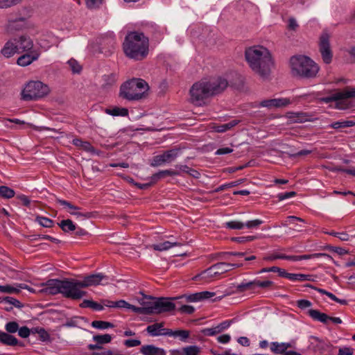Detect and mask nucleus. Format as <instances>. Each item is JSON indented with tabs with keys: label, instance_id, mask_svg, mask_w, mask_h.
I'll return each mask as SVG.
<instances>
[{
	"label": "nucleus",
	"instance_id": "f257e3e1",
	"mask_svg": "<svg viewBox=\"0 0 355 355\" xmlns=\"http://www.w3.org/2000/svg\"><path fill=\"white\" fill-rule=\"evenodd\" d=\"M227 85V80L221 77L209 81L202 80L190 89V101L196 105H202L207 98L223 91Z\"/></svg>",
	"mask_w": 355,
	"mask_h": 355
},
{
	"label": "nucleus",
	"instance_id": "f03ea898",
	"mask_svg": "<svg viewBox=\"0 0 355 355\" xmlns=\"http://www.w3.org/2000/svg\"><path fill=\"white\" fill-rule=\"evenodd\" d=\"M42 286L43 288L40 291L48 295L61 293L73 300L80 299L86 295V292L81 290L80 280L50 279Z\"/></svg>",
	"mask_w": 355,
	"mask_h": 355
},
{
	"label": "nucleus",
	"instance_id": "7ed1b4c3",
	"mask_svg": "<svg viewBox=\"0 0 355 355\" xmlns=\"http://www.w3.org/2000/svg\"><path fill=\"white\" fill-rule=\"evenodd\" d=\"M124 53L127 57L135 60L146 58L149 51V40L144 33L130 32L125 37L123 43Z\"/></svg>",
	"mask_w": 355,
	"mask_h": 355
},
{
	"label": "nucleus",
	"instance_id": "20e7f679",
	"mask_svg": "<svg viewBox=\"0 0 355 355\" xmlns=\"http://www.w3.org/2000/svg\"><path fill=\"white\" fill-rule=\"evenodd\" d=\"M289 64L293 76L314 78L319 71L318 64L310 58L303 55L292 56L290 58Z\"/></svg>",
	"mask_w": 355,
	"mask_h": 355
},
{
	"label": "nucleus",
	"instance_id": "39448f33",
	"mask_svg": "<svg viewBox=\"0 0 355 355\" xmlns=\"http://www.w3.org/2000/svg\"><path fill=\"white\" fill-rule=\"evenodd\" d=\"M148 85L142 79H132L124 83L120 87L119 96L128 101L141 99L148 91Z\"/></svg>",
	"mask_w": 355,
	"mask_h": 355
},
{
	"label": "nucleus",
	"instance_id": "423d86ee",
	"mask_svg": "<svg viewBox=\"0 0 355 355\" xmlns=\"http://www.w3.org/2000/svg\"><path fill=\"white\" fill-rule=\"evenodd\" d=\"M265 51L263 46H254L247 49L245 53L246 61L251 69L263 78L266 76Z\"/></svg>",
	"mask_w": 355,
	"mask_h": 355
},
{
	"label": "nucleus",
	"instance_id": "0eeeda50",
	"mask_svg": "<svg viewBox=\"0 0 355 355\" xmlns=\"http://www.w3.org/2000/svg\"><path fill=\"white\" fill-rule=\"evenodd\" d=\"M50 92L49 86L39 80L27 83L21 93L24 101H34L43 98Z\"/></svg>",
	"mask_w": 355,
	"mask_h": 355
},
{
	"label": "nucleus",
	"instance_id": "6e6552de",
	"mask_svg": "<svg viewBox=\"0 0 355 355\" xmlns=\"http://www.w3.org/2000/svg\"><path fill=\"white\" fill-rule=\"evenodd\" d=\"M355 98V86L354 87H346L342 91H336L329 96L322 97L321 101L324 103L336 102V107L344 110L348 107L346 100Z\"/></svg>",
	"mask_w": 355,
	"mask_h": 355
},
{
	"label": "nucleus",
	"instance_id": "1a4fd4ad",
	"mask_svg": "<svg viewBox=\"0 0 355 355\" xmlns=\"http://www.w3.org/2000/svg\"><path fill=\"white\" fill-rule=\"evenodd\" d=\"M323 259L325 261L329 262L333 261V258L326 254V253H314V254H304V255H285V254H269L268 253V261L269 260H275L277 259H286L292 261H299L301 260H307V259Z\"/></svg>",
	"mask_w": 355,
	"mask_h": 355
},
{
	"label": "nucleus",
	"instance_id": "9d476101",
	"mask_svg": "<svg viewBox=\"0 0 355 355\" xmlns=\"http://www.w3.org/2000/svg\"><path fill=\"white\" fill-rule=\"evenodd\" d=\"M319 51L322 59L325 64H329L332 61L333 52L329 42V36L327 33H323L320 37Z\"/></svg>",
	"mask_w": 355,
	"mask_h": 355
},
{
	"label": "nucleus",
	"instance_id": "9b49d317",
	"mask_svg": "<svg viewBox=\"0 0 355 355\" xmlns=\"http://www.w3.org/2000/svg\"><path fill=\"white\" fill-rule=\"evenodd\" d=\"M178 150H169L165 151L162 154L155 156L152 159L150 165L154 167L162 166L166 163H170L173 162L178 157Z\"/></svg>",
	"mask_w": 355,
	"mask_h": 355
},
{
	"label": "nucleus",
	"instance_id": "f8f14e48",
	"mask_svg": "<svg viewBox=\"0 0 355 355\" xmlns=\"http://www.w3.org/2000/svg\"><path fill=\"white\" fill-rule=\"evenodd\" d=\"M107 277L101 273L92 274L86 276L83 280H80L81 286L83 288L98 286L100 284H104V282L107 283Z\"/></svg>",
	"mask_w": 355,
	"mask_h": 355
},
{
	"label": "nucleus",
	"instance_id": "ddd939ff",
	"mask_svg": "<svg viewBox=\"0 0 355 355\" xmlns=\"http://www.w3.org/2000/svg\"><path fill=\"white\" fill-rule=\"evenodd\" d=\"M266 282H260L254 280L251 282H242L241 283L234 286V293H240L245 291H252L259 287H265Z\"/></svg>",
	"mask_w": 355,
	"mask_h": 355
},
{
	"label": "nucleus",
	"instance_id": "4468645a",
	"mask_svg": "<svg viewBox=\"0 0 355 355\" xmlns=\"http://www.w3.org/2000/svg\"><path fill=\"white\" fill-rule=\"evenodd\" d=\"M175 309V304L166 298H158L155 300V304L150 311H155V313L171 311Z\"/></svg>",
	"mask_w": 355,
	"mask_h": 355
},
{
	"label": "nucleus",
	"instance_id": "2eb2a0df",
	"mask_svg": "<svg viewBox=\"0 0 355 355\" xmlns=\"http://www.w3.org/2000/svg\"><path fill=\"white\" fill-rule=\"evenodd\" d=\"M17 38L8 40L1 49V55L6 58H10L15 54L19 53L17 48Z\"/></svg>",
	"mask_w": 355,
	"mask_h": 355
},
{
	"label": "nucleus",
	"instance_id": "dca6fc26",
	"mask_svg": "<svg viewBox=\"0 0 355 355\" xmlns=\"http://www.w3.org/2000/svg\"><path fill=\"white\" fill-rule=\"evenodd\" d=\"M40 55L37 50H33L18 58L17 63L21 67H26L37 60Z\"/></svg>",
	"mask_w": 355,
	"mask_h": 355
},
{
	"label": "nucleus",
	"instance_id": "f3484780",
	"mask_svg": "<svg viewBox=\"0 0 355 355\" xmlns=\"http://www.w3.org/2000/svg\"><path fill=\"white\" fill-rule=\"evenodd\" d=\"M57 202L58 204H60V205L63 206L64 208H66L67 209V211L71 215H74V216H76L77 217H80V218H89L90 217V214L80 212L79 211V210L80 209V207L72 205L71 202H69L67 200L58 199L57 200Z\"/></svg>",
	"mask_w": 355,
	"mask_h": 355
},
{
	"label": "nucleus",
	"instance_id": "a211bd4d",
	"mask_svg": "<svg viewBox=\"0 0 355 355\" xmlns=\"http://www.w3.org/2000/svg\"><path fill=\"white\" fill-rule=\"evenodd\" d=\"M141 355H166V351L153 344L143 345L139 349Z\"/></svg>",
	"mask_w": 355,
	"mask_h": 355
},
{
	"label": "nucleus",
	"instance_id": "6ab92c4d",
	"mask_svg": "<svg viewBox=\"0 0 355 355\" xmlns=\"http://www.w3.org/2000/svg\"><path fill=\"white\" fill-rule=\"evenodd\" d=\"M21 289H26L32 293L35 292L33 288L24 284H16L14 285H0V292L3 293H18Z\"/></svg>",
	"mask_w": 355,
	"mask_h": 355
},
{
	"label": "nucleus",
	"instance_id": "aec40b11",
	"mask_svg": "<svg viewBox=\"0 0 355 355\" xmlns=\"http://www.w3.org/2000/svg\"><path fill=\"white\" fill-rule=\"evenodd\" d=\"M286 116L291 123H301L309 121L311 116L303 112H288L286 113Z\"/></svg>",
	"mask_w": 355,
	"mask_h": 355
},
{
	"label": "nucleus",
	"instance_id": "412c9836",
	"mask_svg": "<svg viewBox=\"0 0 355 355\" xmlns=\"http://www.w3.org/2000/svg\"><path fill=\"white\" fill-rule=\"evenodd\" d=\"M17 41L19 53L33 51V42L29 37L21 35L17 38Z\"/></svg>",
	"mask_w": 355,
	"mask_h": 355
},
{
	"label": "nucleus",
	"instance_id": "4be33fe9",
	"mask_svg": "<svg viewBox=\"0 0 355 355\" xmlns=\"http://www.w3.org/2000/svg\"><path fill=\"white\" fill-rule=\"evenodd\" d=\"M201 349L198 345H189L180 349H173L172 355H199Z\"/></svg>",
	"mask_w": 355,
	"mask_h": 355
},
{
	"label": "nucleus",
	"instance_id": "5701e85b",
	"mask_svg": "<svg viewBox=\"0 0 355 355\" xmlns=\"http://www.w3.org/2000/svg\"><path fill=\"white\" fill-rule=\"evenodd\" d=\"M163 323H155L146 327L147 333L151 336H167L168 329L163 328Z\"/></svg>",
	"mask_w": 355,
	"mask_h": 355
},
{
	"label": "nucleus",
	"instance_id": "b1692460",
	"mask_svg": "<svg viewBox=\"0 0 355 355\" xmlns=\"http://www.w3.org/2000/svg\"><path fill=\"white\" fill-rule=\"evenodd\" d=\"M218 275H221L227 271L232 270L235 268H239L243 266L242 263H225V262H220L213 265Z\"/></svg>",
	"mask_w": 355,
	"mask_h": 355
},
{
	"label": "nucleus",
	"instance_id": "393cba45",
	"mask_svg": "<svg viewBox=\"0 0 355 355\" xmlns=\"http://www.w3.org/2000/svg\"><path fill=\"white\" fill-rule=\"evenodd\" d=\"M309 315L314 320L319 321L324 324H327L329 322V316L324 313H321L316 309H309Z\"/></svg>",
	"mask_w": 355,
	"mask_h": 355
},
{
	"label": "nucleus",
	"instance_id": "a878e982",
	"mask_svg": "<svg viewBox=\"0 0 355 355\" xmlns=\"http://www.w3.org/2000/svg\"><path fill=\"white\" fill-rule=\"evenodd\" d=\"M181 243L177 241H166L158 244H153L150 248L157 251H166L168 250L173 247L180 246Z\"/></svg>",
	"mask_w": 355,
	"mask_h": 355
},
{
	"label": "nucleus",
	"instance_id": "bb28decb",
	"mask_svg": "<svg viewBox=\"0 0 355 355\" xmlns=\"http://www.w3.org/2000/svg\"><path fill=\"white\" fill-rule=\"evenodd\" d=\"M291 345L288 343L272 342L270 343V350L276 354H282L286 352L287 349L291 348Z\"/></svg>",
	"mask_w": 355,
	"mask_h": 355
},
{
	"label": "nucleus",
	"instance_id": "cd10ccee",
	"mask_svg": "<svg viewBox=\"0 0 355 355\" xmlns=\"http://www.w3.org/2000/svg\"><path fill=\"white\" fill-rule=\"evenodd\" d=\"M214 266H211L208 269L202 272L199 275L196 276L195 279H200L204 280L205 282H209L212 281L216 277L218 276L217 272L214 270Z\"/></svg>",
	"mask_w": 355,
	"mask_h": 355
},
{
	"label": "nucleus",
	"instance_id": "c85d7f7f",
	"mask_svg": "<svg viewBox=\"0 0 355 355\" xmlns=\"http://www.w3.org/2000/svg\"><path fill=\"white\" fill-rule=\"evenodd\" d=\"M105 112L112 116H126L128 115V110L127 108L117 106L107 108Z\"/></svg>",
	"mask_w": 355,
	"mask_h": 355
},
{
	"label": "nucleus",
	"instance_id": "c756f323",
	"mask_svg": "<svg viewBox=\"0 0 355 355\" xmlns=\"http://www.w3.org/2000/svg\"><path fill=\"white\" fill-rule=\"evenodd\" d=\"M167 336L173 337V338H179V339L182 342H187V339L190 336V331L188 330H182L178 329L175 331H173L171 329H168V332H166Z\"/></svg>",
	"mask_w": 355,
	"mask_h": 355
},
{
	"label": "nucleus",
	"instance_id": "7c9ffc66",
	"mask_svg": "<svg viewBox=\"0 0 355 355\" xmlns=\"http://www.w3.org/2000/svg\"><path fill=\"white\" fill-rule=\"evenodd\" d=\"M291 101L286 98H278L268 100V108L283 107L290 104Z\"/></svg>",
	"mask_w": 355,
	"mask_h": 355
},
{
	"label": "nucleus",
	"instance_id": "2f4dec72",
	"mask_svg": "<svg viewBox=\"0 0 355 355\" xmlns=\"http://www.w3.org/2000/svg\"><path fill=\"white\" fill-rule=\"evenodd\" d=\"M0 343L6 345L15 346L17 344L18 340L13 336L0 331Z\"/></svg>",
	"mask_w": 355,
	"mask_h": 355
},
{
	"label": "nucleus",
	"instance_id": "473e14b6",
	"mask_svg": "<svg viewBox=\"0 0 355 355\" xmlns=\"http://www.w3.org/2000/svg\"><path fill=\"white\" fill-rule=\"evenodd\" d=\"M72 144L74 146H76L85 151H87V152H93L94 151L93 147L92 146L90 143H89L88 141H83L80 139H74L72 141Z\"/></svg>",
	"mask_w": 355,
	"mask_h": 355
},
{
	"label": "nucleus",
	"instance_id": "72a5a7b5",
	"mask_svg": "<svg viewBox=\"0 0 355 355\" xmlns=\"http://www.w3.org/2000/svg\"><path fill=\"white\" fill-rule=\"evenodd\" d=\"M92 339L101 346V345L110 343L112 340V337L111 335L106 334L103 335H95L93 336Z\"/></svg>",
	"mask_w": 355,
	"mask_h": 355
},
{
	"label": "nucleus",
	"instance_id": "f704fd0d",
	"mask_svg": "<svg viewBox=\"0 0 355 355\" xmlns=\"http://www.w3.org/2000/svg\"><path fill=\"white\" fill-rule=\"evenodd\" d=\"M355 125V122L353 121H338L332 123L330 125V127L334 129H340V128H349L352 127Z\"/></svg>",
	"mask_w": 355,
	"mask_h": 355
},
{
	"label": "nucleus",
	"instance_id": "c9c22d12",
	"mask_svg": "<svg viewBox=\"0 0 355 355\" xmlns=\"http://www.w3.org/2000/svg\"><path fill=\"white\" fill-rule=\"evenodd\" d=\"M59 226L65 232L73 231L76 230L75 224L73 223V221L71 220H69V219L62 220L59 223Z\"/></svg>",
	"mask_w": 355,
	"mask_h": 355
},
{
	"label": "nucleus",
	"instance_id": "e433bc0d",
	"mask_svg": "<svg viewBox=\"0 0 355 355\" xmlns=\"http://www.w3.org/2000/svg\"><path fill=\"white\" fill-rule=\"evenodd\" d=\"M155 298H148L146 301L143 302L144 313H155V311H150L151 308L153 309L155 304Z\"/></svg>",
	"mask_w": 355,
	"mask_h": 355
},
{
	"label": "nucleus",
	"instance_id": "4c0bfd02",
	"mask_svg": "<svg viewBox=\"0 0 355 355\" xmlns=\"http://www.w3.org/2000/svg\"><path fill=\"white\" fill-rule=\"evenodd\" d=\"M92 326L94 328L98 329H107L108 328H112L114 327L113 324L105 322V321H101V320H94L92 322Z\"/></svg>",
	"mask_w": 355,
	"mask_h": 355
},
{
	"label": "nucleus",
	"instance_id": "58836bf2",
	"mask_svg": "<svg viewBox=\"0 0 355 355\" xmlns=\"http://www.w3.org/2000/svg\"><path fill=\"white\" fill-rule=\"evenodd\" d=\"M15 191L6 186H0V196L5 198H11L15 196Z\"/></svg>",
	"mask_w": 355,
	"mask_h": 355
},
{
	"label": "nucleus",
	"instance_id": "ea45409f",
	"mask_svg": "<svg viewBox=\"0 0 355 355\" xmlns=\"http://www.w3.org/2000/svg\"><path fill=\"white\" fill-rule=\"evenodd\" d=\"M201 333L204 336H215L221 332H220V329H218V326L216 325L215 327H209V328H205L201 330Z\"/></svg>",
	"mask_w": 355,
	"mask_h": 355
},
{
	"label": "nucleus",
	"instance_id": "a19ab883",
	"mask_svg": "<svg viewBox=\"0 0 355 355\" xmlns=\"http://www.w3.org/2000/svg\"><path fill=\"white\" fill-rule=\"evenodd\" d=\"M36 221L44 227H51L53 224V221L51 219L44 216H37Z\"/></svg>",
	"mask_w": 355,
	"mask_h": 355
},
{
	"label": "nucleus",
	"instance_id": "79ce46f5",
	"mask_svg": "<svg viewBox=\"0 0 355 355\" xmlns=\"http://www.w3.org/2000/svg\"><path fill=\"white\" fill-rule=\"evenodd\" d=\"M327 234L338 238L339 240L342 241H349L350 239V236L345 232H337L332 231L331 232H327Z\"/></svg>",
	"mask_w": 355,
	"mask_h": 355
},
{
	"label": "nucleus",
	"instance_id": "37998d69",
	"mask_svg": "<svg viewBox=\"0 0 355 355\" xmlns=\"http://www.w3.org/2000/svg\"><path fill=\"white\" fill-rule=\"evenodd\" d=\"M103 0H85L86 6L89 10H96L102 5Z\"/></svg>",
	"mask_w": 355,
	"mask_h": 355
},
{
	"label": "nucleus",
	"instance_id": "c03bdc74",
	"mask_svg": "<svg viewBox=\"0 0 355 355\" xmlns=\"http://www.w3.org/2000/svg\"><path fill=\"white\" fill-rule=\"evenodd\" d=\"M225 227L232 230H241L245 227L244 223L232 220L225 223Z\"/></svg>",
	"mask_w": 355,
	"mask_h": 355
},
{
	"label": "nucleus",
	"instance_id": "a18cd8bd",
	"mask_svg": "<svg viewBox=\"0 0 355 355\" xmlns=\"http://www.w3.org/2000/svg\"><path fill=\"white\" fill-rule=\"evenodd\" d=\"M270 182V184H268V187H272V186H277L278 187H280L282 184H285L288 182V180L286 179H279V178H273L272 180H269L268 178V183Z\"/></svg>",
	"mask_w": 355,
	"mask_h": 355
},
{
	"label": "nucleus",
	"instance_id": "49530a36",
	"mask_svg": "<svg viewBox=\"0 0 355 355\" xmlns=\"http://www.w3.org/2000/svg\"><path fill=\"white\" fill-rule=\"evenodd\" d=\"M67 63H68L69 66L70 67L73 73H80V72L82 67L76 60L71 59L68 61Z\"/></svg>",
	"mask_w": 355,
	"mask_h": 355
},
{
	"label": "nucleus",
	"instance_id": "de8ad7c7",
	"mask_svg": "<svg viewBox=\"0 0 355 355\" xmlns=\"http://www.w3.org/2000/svg\"><path fill=\"white\" fill-rule=\"evenodd\" d=\"M229 255H232V256H235V257H243L244 260L248 261L255 259V257L253 255L245 257V252H227V253L224 254V256H229Z\"/></svg>",
	"mask_w": 355,
	"mask_h": 355
},
{
	"label": "nucleus",
	"instance_id": "09e8293b",
	"mask_svg": "<svg viewBox=\"0 0 355 355\" xmlns=\"http://www.w3.org/2000/svg\"><path fill=\"white\" fill-rule=\"evenodd\" d=\"M141 342L139 339H127L123 341V345L128 347H135L141 345Z\"/></svg>",
	"mask_w": 355,
	"mask_h": 355
},
{
	"label": "nucleus",
	"instance_id": "8fccbe9b",
	"mask_svg": "<svg viewBox=\"0 0 355 355\" xmlns=\"http://www.w3.org/2000/svg\"><path fill=\"white\" fill-rule=\"evenodd\" d=\"M5 329L8 333L13 334L17 331L19 325L16 322H9L6 324Z\"/></svg>",
	"mask_w": 355,
	"mask_h": 355
},
{
	"label": "nucleus",
	"instance_id": "3c124183",
	"mask_svg": "<svg viewBox=\"0 0 355 355\" xmlns=\"http://www.w3.org/2000/svg\"><path fill=\"white\" fill-rule=\"evenodd\" d=\"M298 27L299 24H297L296 19L293 17H289L287 24L288 30L296 31Z\"/></svg>",
	"mask_w": 355,
	"mask_h": 355
},
{
	"label": "nucleus",
	"instance_id": "603ef678",
	"mask_svg": "<svg viewBox=\"0 0 355 355\" xmlns=\"http://www.w3.org/2000/svg\"><path fill=\"white\" fill-rule=\"evenodd\" d=\"M295 191H288L284 193H279L277 194V198L279 201H282L288 198H293L296 196Z\"/></svg>",
	"mask_w": 355,
	"mask_h": 355
},
{
	"label": "nucleus",
	"instance_id": "864d4df0",
	"mask_svg": "<svg viewBox=\"0 0 355 355\" xmlns=\"http://www.w3.org/2000/svg\"><path fill=\"white\" fill-rule=\"evenodd\" d=\"M239 183H240L239 181H234V182H230V183L222 184V185L219 186L218 188H216L214 190V192H220V191H223V190H225L226 189L236 187V186L239 185Z\"/></svg>",
	"mask_w": 355,
	"mask_h": 355
},
{
	"label": "nucleus",
	"instance_id": "5fc2aeb1",
	"mask_svg": "<svg viewBox=\"0 0 355 355\" xmlns=\"http://www.w3.org/2000/svg\"><path fill=\"white\" fill-rule=\"evenodd\" d=\"M21 0H0V8L10 7L18 3Z\"/></svg>",
	"mask_w": 355,
	"mask_h": 355
},
{
	"label": "nucleus",
	"instance_id": "6e6d98bb",
	"mask_svg": "<svg viewBox=\"0 0 355 355\" xmlns=\"http://www.w3.org/2000/svg\"><path fill=\"white\" fill-rule=\"evenodd\" d=\"M268 76L272 71V69H275V61L270 54V53L268 51Z\"/></svg>",
	"mask_w": 355,
	"mask_h": 355
},
{
	"label": "nucleus",
	"instance_id": "4d7b16f0",
	"mask_svg": "<svg viewBox=\"0 0 355 355\" xmlns=\"http://www.w3.org/2000/svg\"><path fill=\"white\" fill-rule=\"evenodd\" d=\"M311 305H312L311 302L308 300L303 299V300H299L297 301V306L301 309H306L308 307L311 306Z\"/></svg>",
	"mask_w": 355,
	"mask_h": 355
},
{
	"label": "nucleus",
	"instance_id": "13d9d810",
	"mask_svg": "<svg viewBox=\"0 0 355 355\" xmlns=\"http://www.w3.org/2000/svg\"><path fill=\"white\" fill-rule=\"evenodd\" d=\"M262 223H263L262 220H259V219H255V220H249L244 224H245V227H246L248 228H254V227H258L259 225H260Z\"/></svg>",
	"mask_w": 355,
	"mask_h": 355
},
{
	"label": "nucleus",
	"instance_id": "bf43d9fd",
	"mask_svg": "<svg viewBox=\"0 0 355 355\" xmlns=\"http://www.w3.org/2000/svg\"><path fill=\"white\" fill-rule=\"evenodd\" d=\"M217 341L222 344H227L231 340L230 334H223L217 337Z\"/></svg>",
	"mask_w": 355,
	"mask_h": 355
},
{
	"label": "nucleus",
	"instance_id": "052dcab7",
	"mask_svg": "<svg viewBox=\"0 0 355 355\" xmlns=\"http://www.w3.org/2000/svg\"><path fill=\"white\" fill-rule=\"evenodd\" d=\"M232 320H225L220 324H217L218 329H220V332L224 331L225 330L227 329L232 324Z\"/></svg>",
	"mask_w": 355,
	"mask_h": 355
},
{
	"label": "nucleus",
	"instance_id": "680f3d73",
	"mask_svg": "<svg viewBox=\"0 0 355 355\" xmlns=\"http://www.w3.org/2000/svg\"><path fill=\"white\" fill-rule=\"evenodd\" d=\"M110 306L112 307L125 308V309H128V308L130 306V304L128 302H127L126 301L121 300L116 301L115 304H113L112 305H110Z\"/></svg>",
	"mask_w": 355,
	"mask_h": 355
},
{
	"label": "nucleus",
	"instance_id": "e2e57ef3",
	"mask_svg": "<svg viewBox=\"0 0 355 355\" xmlns=\"http://www.w3.org/2000/svg\"><path fill=\"white\" fill-rule=\"evenodd\" d=\"M18 331V334L20 337L21 338H27L30 335V330L28 327H21V328H19V329L17 330Z\"/></svg>",
	"mask_w": 355,
	"mask_h": 355
},
{
	"label": "nucleus",
	"instance_id": "0e129e2a",
	"mask_svg": "<svg viewBox=\"0 0 355 355\" xmlns=\"http://www.w3.org/2000/svg\"><path fill=\"white\" fill-rule=\"evenodd\" d=\"M316 290L318 291V293L325 295L328 297H329L331 300L336 302L338 297L334 294H333L324 289H322V288H317Z\"/></svg>",
	"mask_w": 355,
	"mask_h": 355
},
{
	"label": "nucleus",
	"instance_id": "69168bd1",
	"mask_svg": "<svg viewBox=\"0 0 355 355\" xmlns=\"http://www.w3.org/2000/svg\"><path fill=\"white\" fill-rule=\"evenodd\" d=\"M354 350L350 347H341L338 350V355H353Z\"/></svg>",
	"mask_w": 355,
	"mask_h": 355
},
{
	"label": "nucleus",
	"instance_id": "338daca9",
	"mask_svg": "<svg viewBox=\"0 0 355 355\" xmlns=\"http://www.w3.org/2000/svg\"><path fill=\"white\" fill-rule=\"evenodd\" d=\"M186 299L189 302H198L201 300L200 293H196L187 295Z\"/></svg>",
	"mask_w": 355,
	"mask_h": 355
},
{
	"label": "nucleus",
	"instance_id": "774afa93",
	"mask_svg": "<svg viewBox=\"0 0 355 355\" xmlns=\"http://www.w3.org/2000/svg\"><path fill=\"white\" fill-rule=\"evenodd\" d=\"M237 342L243 347H249L250 345V340L245 336H241L238 338Z\"/></svg>",
	"mask_w": 355,
	"mask_h": 355
}]
</instances>
